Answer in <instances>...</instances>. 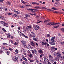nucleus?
<instances>
[{
    "instance_id": "f257e3e1",
    "label": "nucleus",
    "mask_w": 64,
    "mask_h": 64,
    "mask_svg": "<svg viewBox=\"0 0 64 64\" xmlns=\"http://www.w3.org/2000/svg\"><path fill=\"white\" fill-rule=\"evenodd\" d=\"M31 34H30V38H32L33 37H36V34H35L34 32H31Z\"/></svg>"
},
{
    "instance_id": "f03ea898",
    "label": "nucleus",
    "mask_w": 64,
    "mask_h": 64,
    "mask_svg": "<svg viewBox=\"0 0 64 64\" xmlns=\"http://www.w3.org/2000/svg\"><path fill=\"white\" fill-rule=\"evenodd\" d=\"M33 27L34 30H38L40 29V28L39 26H37L36 25H34Z\"/></svg>"
},
{
    "instance_id": "7ed1b4c3",
    "label": "nucleus",
    "mask_w": 64,
    "mask_h": 64,
    "mask_svg": "<svg viewBox=\"0 0 64 64\" xmlns=\"http://www.w3.org/2000/svg\"><path fill=\"white\" fill-rule=\"evenodd\" d=\"M57 56H58L57 58L58 59H60V58L61 57L62 55L61 54H60V53L59 52H58L57 53Z\"/></svg>"
},
{
    "instance_id": "20e7f679",
    "label": "nucleus",
    "mask_w": 64,
    "mask_h": 64,
    "mask_svg": "<svg viewBox=\"0 0 64 64\" xmlns=\"http://www.w3.org/2000/svg\"><path fill=\"white\" fill-rule=\"evenodd\" d=\"M12 59L14 61H17L18 60V58L17 57H14Z\"/></svg>"
},
{
    "instance_id": "39448f33",
    "label": "nucleus",
    "mask_w": 64,
    "mask_h": 64,
    "mask_svg": "<svg viewBox=\"0 0 64 64\" xmlns=\"http://www.w3.org/2000/svg\"><path fill=\"white\" fill-rule=\"evenodd\" d=\"M32 4L33 5H39L40 4L38 3L35 2H32Z\"/></svg>"
},
{
    "instance_id": "423d86ee",
    "label": "nucleus",
    "mask_w": 64,
    "mask_h": 64,
    "mask_svg": "<svg viewBox=\"0 0 64 64\" xmlns=\"http://www.w3.org/2000/svg\"><path fill=\"white\" fill-rule=\"evenodd\" d=\"M24 60L26 61H24V64H28V63H27V62L26 61H27V59L25 58H24Z\"/></svg>"
},
{
    "instance_id": "0eeeda50",
    "label": "nucleus",
    "mask_w": 64,
    "mask_h": 64,
    "mask_svg": "<svg viewBox=\"0 0 64 64\" xmlns=\"http://www.w3.org/2000/svg\"><path fill=\"white\" fill-rule=\"evenodd\" d=\"M47 44V42H42V45L43 46L46 45Z\"/></svg>"
},
{
    "instance_id": "6e6552de",
    "label": "nucleus",
    "mask_w": 64,
    "mask_h": 64,
    "mask_svg": "<svg viewBox=\"0 0 64 64\" xmlns=\"http://www.w3.org/2000/svg\"><path fill=\"white\" fill-rule=\"evenodd\" d=\"M49 43L51 45H54L55 44V43H54V42H49Z\"/></svg>"
},
{
    "instance_id": "1a4fd4ad",
    "label": "nucleus",
    "mask_w": 64,
    "mask_h": 64,
    "mask_svg": "<svg viewBox=\"0 0 64 64\" xmlns=\"http://www.w3.org/2000/svg\"><path fill=\"white\" fill-rule=\"evenodd\" d=\"M8 24H6V23L5 22H4V26H5V27H8Z\"/></svg>"
},
{
    "instance_id": "9d476101",
    "label": "nucleus",
    "mask_w": 64,
    "mask_h": 64,
    "mask_svg": "<svg viewBox=\"0 0 64 64\" xmlns=\"http://www.w3.org/2000/svg\"><path fill=\"white\" fill-rule=\"evenodd\" d=\"M59 23H54L52 24H51L50 26H52L53 25H56V24H58Z\"/></svg>"
},
{
    "instance_id": "9b49d317",
    "label": "nucleus",
    "mask_w": 64,
    "mask_h": 64,
    "mask_svg": "<svg viewBox=\"0 0 64 64\" xmlns=\"http://www.w3.org/2000/svg\"><path fill=\"white\" fill-rule=\"evenodd\" d=\"M39 53L40 54H41L42 53H43V51L41 50H39Z\"/></svg>"
},
{
    "instance_id": "f8f14e48",
    "label": "nucleus",
    "mask_w": 64,
    "mask_h": 64,
    "mask_svg": "<svg viewBox=\"0 0 64 64\" xmlns=\"http://www.w3.org/2000/svg\"><path fill=\"white\" fill-rule=\"evenodd\" d=\"M0 19H2L4 20H5V19L4 18L3 16H0Z\"/></svg>"
},
{
    "instance_id": "ddd939ff",
    "label": "nucleus",
    "mask_w": 64,
    "mask_h": 64,
    "mask_svg": "<svg viewBox=\"0 0 64 64\" xmlns=\"http://www.w3.org/2000/svg\"><path fill=\"white\" fill-rule=\"evenodd\" d=\"M31 44L32 46H34V47L35 46V44L33 42H31Z\"/></svg>"
},
{
    "instance_id": "4468645a",
    "label": "nucleus",
    "mask_w": 64,
    "mask_h": 64,
    "mask_svg": "<svg viewBox=\"0 0 64 64\" xmlns=\"http://www.w3.org/2000/svg\"><path fill=\"white\" fill-rule=\"evenodd\" d=\"M33 40L35 41H38V40L36 38H33Z\"/></svg>"
},
{
    "instance_id": "2eb2a0df",
    "label": "nucleus",
    "mask_w": 64,
    "mask_h": 64,
    "mask_svg": "<svg viewBox=\"0 0 64 64\" xmlns=\"http://www.w3.org/2000/svg\"><path fill=\"white\" fill-rule=\"evenodd\" d=\"M53 24V23L52 22H48V24H47V25H51V24Z\"/></svg>"
},
{
    "instance_id": "dca6fc26",
    "label": "nucleus",
    "mask_w": 64,
    "mask_h": 64,
    "mask_svg": "<svg viewBox=\"0 0 64 64\" xmlns=\"http://www.w3.org/2000/svg\"><path fill=\"white\" fill-rule=\"evenodd\" d=\"M59 25H58V26H54V29H57L59 28Z\"/></svg>"
},
{
    "instance_id": "f3484780",
    "label": "nucleus",
    "mask_w": 64,
    "mask_h": 64,
    "mask_svg": "<svg viewBox=\"0 0 64 64\" xmlns=\"http://www.w3.org/2000/svg\"><path fill=\"white\" fill-rule=\"evenodd\" d=\"M54 40H55V37L52 38L51 39L52 41V42H54Z\"/></svg>"
},
{
    "instance_id": "a211bd4d",
    "label": "nucleus",
    "mask_w": 64,
    "mask_h": 64,
    "mask_svg": "<svg viewBox=\"0 0 64 64\" xmlns=\"http://www.w3.org/2000/svg\"><path fill=\"white\" fill-rule=\"evenodd\" d=\"M33 57V56L32 54H30V58H32Z\"/></svg>"
},
{
    "instance_id": "6ab92c4d",
    "label": "nucleus",
    "mask_w": 64,
    "mask_h": 64,
    "mask_svg": "<svg viewBox=\"0 0 64 64\" xmlns=\"http://www.w3.org/2000/svg\"><path fill=\"white\" fill-rule=\"evenodd\" d=\"M36 10H37L36 9H31L30 10V11H31V12H32V13H33V12H34V11H36Z\"/></svg>"
},
{
    "instance_id": "aec40b11",
    "label": "nucleus",
    "mask_w": 64,
    "mask_h": 64,
    "mask_svg": "<svg viewBox=\"0 0 64 64\" xmlns=\"http://www.w3.org/2000/svg\"><path fill=\"white\" fill-rule=\"evenodd\" d=\"M10 34H7V37L8 38H10Z\"/></svg>"
},
{
    "instance_id": "412c9836",
    "label": "nucleus",
    "mask_w": 64,
    "mask_h": 64,
    "mask_svg": "<svg viewBox=\"0 0 64 64\" xmlns=\"http://www.w3.org/2000/svg\"><path fill=\"white\" fill-rule=\"evenodd\" d=\"M15 55H16L18 57H20V54H15Z\"/></svg>"
},
{
    "instance_id": "4be33fe9",
    "label": "nucleus",
    "mask_w": 64,
    "mask_h": 64,
    "mask_svg": "<svg viewBox=\"0 0 64 64\" xmlns=\"http://www.w3.org/2000/svg\"><path fill=\"white\" fill-rule=\"evenodd\" d=\"M49 58L50 60L53 59V57H52V56L51 55H50L49 56Z\"/></svg>"
},
{
    "instance_id": "5701e85b",
    "label": "nucleus",
    "mask_w": 64,
    "mask_h": 64,
    "mask_svg": "<svg viewBox=\"0 0 64 64\" xmlns=\"http://www.w3.org/2000/svg\"><path fill=\"white\" fill-rule=\"evenodd\" d=\"M14 12H15L17 14H20V12H17L16 10H14Z\"/></svg>"
},
{
    "instance_id": "b1692460",
    "label": "nucleus",
    "mask_w": 64,
    "mask_h": 64,
    "mask_svg": "<svg viewBox=\"0 0 64 64\" xmlns=\"http://www.w3.org/2000/svg\"><path fill=\"white\" fill-rule=\"evenodd\" d=\"M55 48H53L51 50V51L52 52H54L55 51Z\"/></svg>"
},
{
    "instance_id": "393cba45",
    "label": "nucleus",
    "mask_w": 64,
    "mask_h": 64,
    "mask_svg": "<svg viewBox=\"0 0 64 64\" xmlns=\"http://www.w3.org/2000/svg\"><path fill=\"white\" fill-rule=\"evenodd\" d=\"M50 62H51V63H53V62H54V60L52 59L50 60Z\"/></svg>"
},
{
    "instance_id": "a878e982",
    "label": "nucleus",
    "mask_w": 64,
    "mask_h": 64,
    "mask_svg": "<svg viewBox=\"0 0 64 64\" xmlns=\"http://www.w3.org/2000/svg\"><path fill=\"white\" fill-rule=\"evenodd\" d=\"M26 17H28V18H29L30 17V15H29L26 14Z\"/></svg>"
},
{
    "instance_id": "bb28decb",
    "label": "nucleus",
    "mask_w": 64,
    "mask_h": 64,
    "mask_svg": "<svg viewBox=\"0 0 64 64\" xmlns=\"http://www.w3.org/2000/svg\"><path fill=\"white\" fill-rule=\"evenodd\" d=\"M22 45L24 46V41L22 40Z\"/></svg>"
},
{
    "instance_id": "cd10ccee",
    "label": "nucleus",
    "mask_w": 64,
    "mask_h": 64,
    "mask_svg": "<svg viewBox=\"0 0 64 64\" xmlns=\"http://www.w3.org/2000/svg\"><path fill=\"white\" fill-rule=\"evenodd\" d=\"M55 3L56 4V5H58L59 3V2H58V1L56 0V2H55Z\"/></svg>"
},
{
    "instance_id": "c85d7f7f",
    "label": "nucleus",
    "mask_w": 64,
    "mask_h": 64,
    "mask_svg": "<svg viewBox=\"0 0 64 64\" xmlns=\"http://www.w3.org/2000/svg\"><path fill=\"white\" fill-rule=\"evenodd\" d=\"M45 60L46 62H49V60L47 58H46Z\"/></svg>"
},
{
    "instance_id": "c756f323",
    "label": "nucleus",
    "mask_w": 64,
    "mask_h": 64,
    "mask_svg": "<svg viewBox=\"0 0 64 64\" xmlns=\"http://www.w3.org/2000/svg\"><path fill=\"white\" fill-rule=\"evenodd\" d=\"M39 6H36L34 8V9H39Z\"/></svg>"
},
{
    "instance_id": "7c9ffc66",
    "label": "nucleus",
    "mask_w": 64,
    "mask_h": 64,
    "mask_svg": "<svg viewBox=\"0 0 64 64\" xmlns=\"http://www.w3.org/2000/svg\"><path fill=\"white\" fill-rule=\"evenodd\" d=\"M52 9L53 10H57V9H56V8H54V7H53L52 8Z\"/></svg>"
},
{
    "instance_id": "2f4dec72",
    "label": "nucleus",
    "mask_w": 64,
    "mask_h": 64,
    "mask_svg": "<svg viewBox=\"0 0 64 64\" xmlns=\"http://www.w3.org/2000/svg\"><path fill=\"white\" fill-rule=\"evenodd\" d=\"M36 61L37 62V63L39 64L40 63V62L37 59H36Z\"/></svg>"
},
{
    "instance_id": "473e14b6",
    "label": "nucleus",
    "mask_w": 64,
    "mask_h": 64,
    "mask_svg": "<svg viewBox=\"0 0 64 64\" xmlns=\"http://www.w3.org/2000/svg\"><path fill=\"white\" fill-rule=\"evenodd\" d=\"M2 30H3L4 32H6V30H5V29L4 28H2Z\"/></svg>"
},
{
    "instance_id": "72a5a7b5",
    "label": "nucleus",
    "mask_w": 64,
    "mask_h": 64,
    "mask_svg": "<svg viewBox=\"0 0 64 64\" xmlns=\"http://www.w3.org/2000/svg\"><path fill=\"white\" fill-rule=\"evenodd\" d=\"M2 53H3V51H2V50H1L0 51V54H1Z\"/></svg>"
},
{
    "instance_id": "f704fd0d",
    "label": "nucleus",
    "mask_w": 64,
    "mask_h": 64,
    "mask_svg": "<svg viewBox=\"0 0 64 64\" xmlns=\"http://www.w3.org/2000/svg\"><path fill=\"white\" fill-rule=\"evenodd\" d=\"M60 58H62V60H64V56H62Z\"/></svg>"
},
{
    "instance_id": "c9c22d12",
    "label": "nucleus",
    "mask_w": 64,
    "mask_h": 64,
    "mask_svg": "<svg viewBox=\"0 0 64 64\" xmlns=\"http://www.w3.org/2000/svg\"><path fill=\"white\" fill-rule=\"evenodd\" d=\"M49 21V20H45L44 22V23H45L46 22H48V21Z\"/></svg>"
},
{
    "instance_id": "e433bc0d",
    "label": "nucleus",
    "mask_w": 64,
    "mask_h": 64,
    "mask_svg": "<svg viewBox=\"0 0 64 64\" xmlns=\"http://www.w3.org/2000/svg\"><path fill=\"white\" fill-rule=\"evenodd\" d=\"M48 11H51V12H53V11L51 9H48Z\"/></svg>"
},
{
    "instance_id": "4c0bfd02",
    "label": "nucleus",
    "mask_w": 64,
    "mask_h": 64,
    "mask_svg": "<svg viewBox=\"0 0 64 64\" xmlns=\"http://www.w3.org/2000/svg\"><path fill=\"white\" fill-rule=\"evenodd\" d=\"M6 54H7V55H9L10 54V52H7Z\"/></svg>"
},
{
    "instance_id": "58836bf2",
    "label": "nucleus",
    "mask_w": 64,
    "mask_h": 64,
    "mask_svg": "<svg viewBox=\"0 0 64 64\" xmlns=\"http://www.w3.org/2000/svg\"><path fill=\"white\" fill-rule=\"evenodd\" d=\"M27 27H28V28H31V26H27Z\"/></svg>"
},
{
    "instance_id": "ea45409f",
    "label": "nucleus",
    "mask_w": 64,
    "mask_h": 64,
    "mask_svg": "<svg viewBox=\"0 0 64 64\" xmlns=\"http://www.w3.org/2000/svg\"><path fill=\"white\" fill-rule=\"evenodd\" d=\"M58 59L59 58H55V60H56V61H58V60H59Z\"/></svg>"
},
{
    "instance_id": "a19ab883",
    "label": "nucleus",
    "mask_w": 64,
    "mask_h": 64,
    "mask_svg": "<svg viewBox=\"0 0 64 64\" xmlns=\"http://www.w3.org/2000/svg\"><path fill=\"white\" fill-rule=\"evenodd\" d=\"M3 45L4 46H6L8 45V44H7L6 43H4L3 44Z\"/></svg>"
},
{
    "instance_id": "79ce46f5",
    "label": "nucleus",
    "mask_w": 64,
    "mask_h": 64,
    "mask_svg": "<svg viewBox=\"0 0 64 64\" xmlns=\"http://www.w3.org/2000/svg\"><path fill=\"white\" fill-rule=\"evenodd\" d=\"M4 8V10H5V11H7V10H8V9H7V8Z\"/></svg>"
},
{
    "instance_id": "37998d69",
    "label": "nucleus",
    "mask_w": 64,
    "mask_h": 64,
    "mask_svg": "<svg viewBox=\"0 0 64 64\" xmlns=\"http://www.w3.org/2000/svg\"><path fill=\"white\" fill-rule=\"evenodd\" d=\"M22 58L24 60V55H22Z\"/></svg>"
},
{
    "instance_id": "c03bdc74",
    "label": "nucleus",
    "mask_w": 64,
    "mask_h": 64,
    "mask_svg": "<svg viewBox=\"0 0 64 64\" xmlns=\"http://www.w3.org/2000/svg\"><path fill=\"white\" fill-rule=\"evenodd\" d=\"M17 16V15L16 14H14V15L13 16H14V17H16Z\"/></svg>"
},
{
    "instance_id": "a18cd8bd",
    "label": "nucleus",
    "mask_w": 64,
    "mask_h": 64,
    "mask_svg": "<svg viewBox=\"0 0 64 64\" xmlns=\"http://www.w3.org/2000/svg\"><path fill=\"white\" fill-rule=\"evenodd\" d=\"M28 48H32V47H31V46H30V45H28Z\"/></svg>"
},
{
    "instance_id": "49530a36",
    "label": "nucleus",
    "mask_w": 64,
    "mask_h": 64,
    "mask_svg": "<svg viewBox=\"0 0 64 64\" xmlns=\"http://www.w3.org/2000/svg\"><path fill=\"white\" fill-rule=\"evenodd\" d=\"M16 53H18V52H19V51L18 50H16Z\"/></svg>"
},
{
    "instance_id": "de8ad7c7",
    "label": "nucleus",
    "mask_w": 64,
    "mask_h": 64,
    "mask_svg": "<svg viewBox=\"0 0 64 64\" xmlns=\"http://www.w3.org/2000/svg\"><path fill=\"white\" fill-rule=\"evenodd\" d=\"M53 13H56V14H57V13H58V12H56L55 11L53 12Z\"/></svg>"
},
{
    "instance_id": "09e8293b",
    "label": "nucleus",
    "mask_w": 64,
    "mask_h": 64,
    "mask_svg": "<svg viewBox=\"0 0 64 64\" xmlns=\"http://www.w3.org/2000/svg\"><path fill=\"white\" fill-rule=\"evenodd\" d=\"M30 62H34V60H30Z\"/></svg>"
},
{
    "instance_id": "8fccbe9b",
    "label": "nucleus",
    "mask_w": 64,
    "mask_h": 64,
    "mask_svg": "<svg viewBox=\"0 0 64 64\" xmlns=\"http://www.w3.org/2000/svg\"><path fill=\"white\" fill-rule=\"evenodd\" d=\"M0 23L1 24H4L5 22H4L3 21H0Z\"/></svg>"
},
{
    "instance_id": "3c124183",
    "label": "nucleus",
    "mask_w": 64,
    "mask_h": 64,
    "mask_svg": "<svg viewBox=\"0 0 64 64\" xmlns=\"http://www.w3.org/2000/svg\"><path fill=\"white\" fill-rule=\"evenodd\" d=\"M18 44V43L15 42L14 44V45H17Z\"/></svg>"
},
{
    "instance_id": "603ef678",
    "label": "nucleus",
    "mask_w": 64,
    "mask_h": 64,
    "mask_svg": "<svg viewBox=\"0 0 64 64\" xmlns=\"http://www.w3.org/2000/svg\"><path fill=\"white\" fill-rule=\"evenodd\" d=\"M61 30L62 31H63V32H64V28L61 29Z\"/></svg>"
},
{
    "instance_id": "864d4df0",
    "label": "nucleus",
    "mask_w": 64,
    "mask_h": 64,
    "mask_svg": "<svg viewBox=\"0 0 64 64\" xmlns=\"http://www.w3.org/2000/svg\"><path fill=\"white\" fill-rule=\"evenodd\" d=\"M32 52L33 54H35V52H34V50H32Z\"/></svg>"
},
{
    "instance_id": "5fc2aeb1",
    "label": "nucleus",
    "mask_w": 64,
    "mask_h": 64,
    "mask_svg": "<svg viewBox=\"0 0 64 64\" xmlns=\"http://www.w3.org/2000/svg\"><path fill=\"white\" fill-rule=\"evenodd\" d=\"M26 6H28V7H30L31 6V5H26Z\"/></svg>"
},
{
    "instance_id": "6e6d98bb",
    "label": "nucleus",
    "mask_w": 64,
    "mask_h": 64,
    "mask_svg": "<svg viewBox=\"0 0 64 64\" xmlns=\"http://www.w3.org/2000/svg\"><path fill=\"white\" fill-rule=\"evenodd\" d=\"M61 44H62V45H64V42H61Z\"/></svg>"
},
{
    "instance_id": "4d7b16f0",
    "label": "nucleus",
    "mask_w": 64,
    "mask_h": 64,
    "mask_svg": "<svg viewBox=\"0 0 64 64\" xmlns=\"http://www.w3.org/2000/svg\"><path fill=\"white\" fill-rule=\"evenodd\" d=\"M24 37L26 38V39H28V38L27 36H25V35H24Z\"/></svg>"
},
{
    "instance_id": "13d9d810",
    "label": "nucleus",
    "mask_w": 64,
    "mask_h": 64,
    "mask_svg": "<svg viewBox=\"0 0 64 64\" xmlns=\"http://www.w3.org/2000/svg\"><path fill=\"white\" fill-rule=\"evenodd\" d=\"M32 15V16H36V15L34 14H31Z\"/></svg>"
},
{
    "instance_id": "bf43d9fd",
    "label": "nucleus",
    "mask_w": 64,
    "mask_h": 64,
    "mask_svg": "<svg viewBox=\"0 0 64 64\" xmlns=\"http://www.w3.org/2000/svg\"><path fill=\"white\" fill-rule=\"evenodd\" d=\"M9 49H10V51H12V50H13V49H12L11 48H10Z\"/></svg>"
},
{
    "instance_id": "052dcab7",
    "label": "nucleus",
    "mask_w": 64,
    "mask_h": 64,
    "mask_svg": "<svg viewBox=\"0 0 64 64\" xmlns=\"http://www.w3.org/2000/svg\"><path fill=\"white\" fill-rule=\"evenodd\" d=\"M26 42H25V41H24V46H26V44H26Z\"/></svg>"
},
{
    "instance_id": "680f3d73",
    "label": "nucleus",
    "mask_w": 64,
    "mask_h": 64,
    "mask_svg": "<svg viewBox=\"0 0 64 64\" xmlns=\"http://www.w3.org/2000/svg\"><path fill=\"white\" fill-rule=\"evenodd\" d=\"M8 15H9V16H10V15H12V14L11 13H10L8 14Z\"/></svg>"
},
{
    "instance_id": "e2e57ef3",
    "label": "nucleus",
    "mask_w": 64,
    "mask_h": 64,
    "mask_svg": "<svg viewBox=\"0 0 64 64\" xmlns=\"http://www.w3.org/2000/svg\"><path fill=\"white\" fill-rule=\"evenodd\" d=\"M21 2L22 3H23L24 4V1H23V0H22L21 1Z\"/></svg>"
},
{
    "instance_id": "0e129e2a",
    "label": "nucleus",
    "mask_w": 64,
    "mask_h": 64,
    "mask_svg": "<svg viewBox=\"0 0 64 64\" xmlns=\"http://www.w3.org/2000/svg\"><path fill=\"white\" fill-rule=\"evenodd\" d=\"M58 35L59 36H61V34L60 33H59Z\"/></svg>"
},
{
    "instance_id": "69168bd1",
    "label": "nucleus",
    "mask_w": 64,
    "mask_h": 64,
    "mask_svg": "<svg viewBox=\"0 0 64 64\" xmlns=\"http://www.w3.org/2000/svg\"><path fill=\"white\" fill-rule=\"evenodd\" d=\"M50 34H48V37H50Z\"/></svg>"
},
{
    "instance_id": "338daca9",
    "label": "nucleus",
    "mask_w": 64,
    "mask_h": 64,
    "mask_svg": "<svg viewBox=\"0 0 64 64\" xmlns=\"http://www.w3.org/2000/svg\"><path fill=\"white\" fill-rule=\"evenodd\" d=\"M20 8H24V7H23V6H20Z\"/></svg>"
},
{
    "instance_id": "774afa93",
    "label": "nucleus",
    "mask_w": 64,
    "mask_h": 64,
    "mask_svg": "<svg viewBox=\"0 0 64 64\" xmlns=\"http://www.w3.org/2000/svg\"><path fill=\"white\" fill-rule=\"evenodd\" d=\"M52 64H56V62H55Z\"/></svg>"
}]
</instances>
